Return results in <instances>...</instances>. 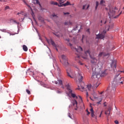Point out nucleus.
Segmentation results:
<instances>
[{
  "instance_id": "nucleus-1",
  "label": "nucleus",
  "mask_w": 124,
  "mask_h": 124,
  "mask_svg": "<svg viewBox=\"0 0 124 124\" xmlns=\"http://www.w3.org/2000/svg\"><path fill=\"white\" fill-rule=\"evenodd\" d=\"M67 45L68 46H70L71 47V48L72 50H74V51H76V54H77V56H76V60L78 61V62L80 65H82L83 64L81 63V62L79 61V59L81 58H82L83 59H86L87 58V56L89 55L90 56V57L91 58V62L93 64H96L98 62L97 59H96L94 57V53L91 52L89 49H88L86 50V51H85V56H82L80 53V51H82V48L81 47V46H78V48H76V47H74L73 46H72V44H70V43H68Z\"/></svg>"
},
{
  "instance_id": "nucleus-2",
  "label": "nucleus",
  "mask_w": 124,
  "mask_h": 124,
  "mask_svg": "<svg viewBox=\"0 0 124 124\" xmlns=\"http://www.w3.org/2000/svg\"><path fill=\"white\" fill-rule=\"evenodd\" d=\"M98 69L95 68V71H94L93 73V76L92 77V78H98L100 77H103L107 75L106 71H104V72L101 71L100 70H99L100 72H98Z\"/></svg>"
},
{
  "instance_id": "nucleus-3",
  "label": "nucleus",
  "mask_w": 124,
  "mask_h": 124,
  "mask_svg": "<svg viewBox=\"0 0 124 124\" xmlns=\"http://www.w3.org/2000/svg\"><path fill=\"white\" fill-rule=\"evenodd\" d=\"M116 10H117V7H115L114 8H113L112 7H109V12H108V15L109 18L112 17L114 19L117 18L122 14L121 12L119 15H117L116 16H113L115 14Z\"/></svg>"
},
{
  "instance_id": "nucleus-4",
  "label": "nucleus",
  "mask_w": 124,
  "mask_h": 124,
  "mask_svg": "<svg viewBox=\"0 0 124 124\" xmlns=\"http://www.w3.org/2000/svg\"><path fill=\"white\" fill-rule=\"evenodd\" d=\"M61 58L62 60L60 61L61 63L66 67L68 66L69 65V63H68L66 56L63 54L62 55Z\"/></svg>"
},
{
  "instance_id": "nucleus-5",
  "label": "nucleus",
  "mask_w": 124,
  "mask_h": 124,
  "mask_svg": "<svg viewBox=\"0 0 124 124\" xmlns=\"http://www.w3.org/2000/svg\"><path fill=\"white\" fill-rule=\"evenodd\" d=\"M66 87H67V90H68L69 93L71 95V96L73 97V98H75L76 99H78V97L76 96V94L72 93V90L71 89V88L70 87V85L69 84H67Z\"/></svg>"
},
{
  "instance_id": "nucleus-6",
  "label": "nucleus",
  "mask_w": 124,
  "mask_h": 124,
  "mask_svg": "<svg viewBox=\"0 0 124 124\" xmlns=\"http://www.w3.org/2000/svg\"><path fill=\"white\" fill-rule=\"evenodd\" d=\"M83 77V74L82 72L79 71L78 73L77 78H78L79 83L82 82Z\"/></svg>"
},
{
  "instance_id": "nucleus-7",
  "label": "nucleus",
  "mask_w": 124,
  "mask_h": 124,
  "mask_svg": "<svg viewBox=\"0 0 124 124\" xmlns=\"http://www.w3.org/2000/svg\"><path fill=\"white\" fill-rule=\"evenodd\" d=\"M106 31H103L102 33H101V34H98L97 35H96V39H103L105 38Z\"/></svg>"
},
{
  "instance_id": "nucleus-8",
  "label": "nucleus",
  "mask_w": 124,
  "mask_h": 124,
  "mask_svg": "<svg viewBox=\"0 0 124 124\" xmlns=\"http://www.w3.org/2000/svg\"><path fill=\"white\" fill-rule=\"evenodd\" d=\"M25 3L27 5V6L28 7V8H30V10H31V11L32 12V17H33V21H34L35 24L36 25H37L38 24V22H37L36 19H35L34 15H34V13H33V10H32L31 7L30 5L28 4L26 2H25Z\"/></svg>"
},
{
  "instance_id": "nucleus-9",
  "label": "nucleus",
  "mask_w": 124,
  "mask_h": 124,
  "mask_svg": "<svg viewBox=\"0 0 124 124\" xmlns=\"http://www.w3.org/2000/svg\"><path fill=\"white\" fill-rule=\"evenodd\" d=\"M47 42L48 44H51V45L56 47V50L58 51V48H57V45L55 44V42L52 40V39H50V40L46 39Z\"/></svg>"
},
{
  "instance_id": "nucleus-10",
  "label": "nucleus",
  "mask_w": 124,
  "mask_h": 124,
  "mask_svg": "<svg viewBox=\"0 0 124 124\" xmlns=\"http://www.w3.org/2000/svg\"><path fill=\"white\" fill-rule=\"evenodd\" d=\"M66 71H67V76L70 77L71 78H74V76L72 75V71H71V69H67Z\"/></svg>"
},
{
  "instance_id": "nucleus-11",
  "label": "nucleus",
  "mask_w": 124,
  "mask_h": 124,
  "mask_svg": "<svg viewBox=\"0 0 124 124\" xmlns=\"http://www.w3.org/2000/svg\"><path fill=\"white\" fill-rule=\"evenodd\" d=\"M112 107L109 106L108 108L106 110L105 114L107 117L109 116L110 114V111L112 110Z\"/></svg>"
},
{
  "instance_id": "nucleus-12",
  "label": "nucleus",
  "mask_w": 124,
  "mask_h": 124,
  "mask_svg": "<svg viewBox=\"0 0 124 124\" xmlns=\"http://www.w3.org/2000/svg\"><path fill=\"white\" fill-rule=\"evenodd\" d=\"M35 0L36 1V3L39 5V8H40V10L42 11H44V10H45V8H44L42 7L39 0Z\"/></svg>"
},
{
  "instance_id": "nucleus-13",
  "label": "nucleus",
  "mask_w": 124,
  "mask_h": 124,
  "mask_svg": "<svg viewBox=\"0 0 124 124\" xmlns=\"http://www.w3.org/2000/svg\"><path fill=\"white\" fill-rule=\"evenodd\" d=\"M116 91V86L114 84H112L111 87H110V92L112 93H114L115 91Z\"/></svg>"
},
{
  "instance_id": "nucleus-14",
  "label": "nucleus",
  "mask_w": 124,
  "mask_h": 124,
  "mask_svg": "<svg viewBox=\"0 0 124 124\" xmlns=\"http://www.w3.org/2000/svg\"><path fill=\"white\" fill-rule=\"evenodd\" d=\"M72 103L73 105V106H74L75 107H76V108H75V110H77L78 109V102L76 100H73L72 102Z\"/></svg>"
},
{
  "instance_id": "nucleus-15",
  "label": "nucleus",
  "mask_w": 124,
  "mask_h": 124,
  "mask_svg": "<svg viewBox=\"0 0 124 124\" xmlns=\"http://www.w3.org/2000/svg\"><path fill=\"white\" fill-rule=\"evenodd\" d=\"M109 54L108 53H105V52H100L99 55H98V57L100 58V57H101L102 56L103 57H106L107 56H108Z\"/></svg>"
},
{
  "instance_id": "nucleus-16",
  "label": "nucleus",
  "mask_w": 124,
  "mask_h": 124,
  "mask_svg": "<svg viewBox=\"0 0 124 124\" xmlns=\"http://www.w3.org/2000/svg\"><path fill=\"white\" fill-rule=\"evenodd\" d=\"M111 67L114 70V69L116 68V62H112L111 64Z\"/></svg>"
},
{
  "instance_id": "nucleus-17",
  "label": "nucleus",
  "mask_w": 124,
  "mask_h": 124,
  "mask_svg": "<svg viewBox=\"0 0 124 124\" xmlns=\"http://www.w3.org/2000/svg\"><path fill=\"white\" fill-rule=\"evenodd\" d=\"M53 33L58 38L61 37V36H62V34H61V33H59V32H54V33Z\"/></svg>"
},
{
  "instance_id": "nucleus-18",
  "label": "nucleus",
  "mask_w": 124,
  "mask_h": 124,
  "mask_svg": "<svg viewBox=\"0 0 124 124\" xmlns=\"http://www.w3.org/2000/svg\"><path fill=\"white\" fill-rule=\"evenodd\" d=\"M91 112V116L93 118H94L96 119V116H95L94 114V111L93 110V108H92L90 109Z\"/></svg>"
},
{
  "instance_id": "nucleus-19",
  "label": "nucleus",
  "mask_w": 124,
  "mask_h": 124,
  "mask_svg": "<svg viewBox=\"0 0 124 124\" xmlns=\"http://www.w3.org/2000/svg\"><path fill=\"white\" fill-rule=\"evenodd\" d=\"M100 84V83L98 82L97 80H96L93 83V87L94 88H97Z\"/></svg>"
},
{
  "instance_id": "nucleus-20",
  "label": "nucleus",
  "mask_w": 124,
  "mask_h": 124,
  "mask_svg": "<svg viewBox=\"0 0 124 124\" xmlns=\"http://www.w3.org/2000/svg\"><path fill=\"white\" fill-rule=\"evenodd\" d=\"M54 82L56 84L62 85V81L61 80H58V81H55Z\"/></svg>"
},
{
  "instance_id": "nucleus-21",
  "label": "nucleus",
  "mask_w": 124,
  "mask_h": 124,
  "mask_svg": "<svg viewBox=\"0 0 124 124\" xmlns=\"http://www.w3.org/2000/svg\"><path fill=\"white\" fill-rule=\"evenodd\" d=\"M50 4L51 5H56V6H58L60 5V4L59 3H58L57 2H55L53 0L50 1Z\"/></svg>"
},
{
  "instance_id": "nucleus-22",
  "label": "nucleus",
  "mask_w": 124,
  "mask_h": 124,
  "mask_svg": "<svg viewBox=\"0 0 124 124\" xmlns=\"http://www.w3.org/2000/svg\"><path fill=\"white\" fill-rule=\"evenodd\" d=\"M124 81V77L121 78H120L119 80H118V82L123 84V82Z\"/></svg>"
},
{
  "instance_id": "nucleus-23",
  "label": "nucleus",
  "mask_w": 124,
  "mask_h": 124,
  "mask_svg": "<svg viewBox=\"0 0 124 124\" xmlns=\"http://www.w3.org/2000/svg\"><path fill=\"white\" fill-rule=\"evenodd\" d=\"M23 49L24 51L27 52L28 50V46H25V45H24L23 46Z\"/></svg>"
},
{
  "instance_id": "nucleus-24",
  "label": "nucleus",
  "mask_w": 124,
  "mask_h": 124,
  "mask_svg": "<svg viewBox=\"0 0 124 124\" xmlns=\"http://www.w3.org/2000/svg\"><path fill=\"white\" fill-rule=\"evenodd\" d=\"M120 73H124V71H118L117 72V75L115 76V78H117L120 75Z\"/></svg>"
},
{
  "instance_id": "nucleus-25",
  "label": "nucleus",
  "mask_w": 124,
  "mask_h": 124,
  "mask_svg": "<svg viewBox=\"0 0 124 124\" xmlns=\"http://www.w3.org/2000/svg\"><path fill=\"white\" fill-rule=\"evenodd\" d=\"M52 16L53 17V19L56 18V19H58V16H57V15L55 14H53L52 15Z\"/></svg>"
},
{
  "instance_id": "nucleus-26",
  "label": "nucleus",
  "mask_w": 124,
  "mask_h": 124,
  "mask_svg": "<svg viewBox=\"0 0 124 124\" xmlns=\"http://www.w3.org/2000/svg\"><path fill=\"white\" fill-rule=\"evenodd\" d=\"M66 6H67V5H66V3H63L62 4H60V5H59V7H62V6L66 7Z\"/></svg>"
},
{
  "instance_id": "nucleus-27",
  "label": "nucleus",
  "mask_w": 124,
  "mask_h": 124,
  "mask_svg": "<svg viewBox=\"0 0 124 124\" xmlns=\"http://www.w3.org/2000/svg\"><path fill=\"white\" fill-rule=\"evenodd\" d=\"M84 89V87L83 86H82L81 85H80V86L78 85V90H80V89L83 90Z\"/></svg>"
},
{
  "instance_id": "nucleus-28",
  "label": "nucleus",
  "mask_w": 124,
  "mask_h": 124,
  "mask_svg": "<svg viewBox=\"0 0 124 124\" xmlns=\"http://www.w3.org/2000/svg\"><path fill=\"white\" fill-rule=\"evenodd\" d=\"M98 5H99V2L98 1H96V5H95V10H96Z\"/></svg>"
},
{
  "instance_id": "nucleus-29",
  "label": "nucleus",
  "mask_w": 124,
  "mask_h": 124,
  "mask_svg": "<svg viewBox=\"0 0 124 124\" xmlns=\"http://www.w3.org/2000/svg\"><path fill=\"white\" fill-rule=\"evenodd\" d=\"M57 0L59 1L60 4H62L64 2L63 0Z\"/></svg>"
},
{
  "instance_id": "nucleus-30",
  "label": "nucleus",
  "mask_w": 124,
  "mask_h": 124,
  "mask_svg": "<svg viewBox=\"0 0 124 124\" xmlns=\"http://www.w3.org/2000/svg\"><path fill=\"white\" fill-rule=\"evenodd\" d=\"M17 15H18V16H23L24 15H23V13H18L17 14Z\"/></svg>"
},
{
  "instance_id": "nucleus-31",
  "label": "nucleus",
  "mask_w": 124,
  "mask_h": 124,
  "mask_svg": "<svg viewBox=\"0 0 124 124\" xmlns=\"http://www.w3.org/2000/svg\"><path fill=\"white\" fill-rule=\"evenodd\" d=\"M56 69H57L58 71V73H61V69H60V68H59V66L58 65L56 66Z\"/></svg>"
},
{
  "instance_id": "nucleus-32",
  "label": "nucleus",
  "mask_w": 124,
  "mask_h": 124,
  "mask_svg": "<svg viewBox=\"0 0 124 124\" xmlns=\"http://www.w3.org/2000/svg\"><path fill=\"white\" fill-rule=\"evenodd\" d=\"M87 88L88 89V90L90 91L91 90V85H87Z\"/></svg>"
},
{
  "instance_id": "nucleus-33",
  "label": "nucleus",
  "mask_w": 124,
  "mask_h": 124,
  "mask_svg": "<svg viewBox=\"0 0 124 124\" xmlns=\"http://www.w3.org/2000/svg\"><path fill=\"white\" fill-rule=\"evenodd\" d=\"M14 22L17 24V25H19L20 24V23L19 22H17L16 20H14Z\"/></svg>"
},
{
  "instance_id": "nucleus-34",
  "label": "nucleus",
  "mask_w": 124,
  "mask_h": 124,
  "mask_svg": "<svg viewBox=\"0 0 124 124\" xmlns=\"http://www.w3.org/2000/svg\"><path fill=\"white\" fill-rule=\"evenodd\" d=\"M66 5L67 6L71 5V4H70V2H69V1H67V2H66Z\"/></svg>"
},
{
  "instance_id": "nucleus-35",
  "label": "nucleus",
  "mask_w": 124,
  "mask_h": 124,
  "mask_svg": "<svg viewBox=\"0 0 124 124\" xmlns=\"http://www.w3.org/2000/svg\"><path fill=\"white\" fill-rule=\"evenodd\" d=\"M26 92L28 94H31V91H29V90H26Z\"/></svg>"
},
{
  "instance_id": "nucleus-36",
  "label": "nucleus",
  "mask_w": 124,
  "mask_h": 124,
  "mask_svg": "<svg viewBox=\"0 0 124 124\" xmlns=\"http://www.w3.org/2000/svg\"><path fill=\"white\" fill-rule=\"evenodd\" d=\"M10 9V7L9 6H7L5 7V10H7Z\"/></svg>"
},
{
  "instance_id": "nucleus-37",
  "label": "nucleus",
  "mask_w": 124,
  "mask_h": 124,
  "mask_svg": "<svg viewBox=\"0 0 124 124\" xmlns=\"http://www.w3.org/2000/svg\"><path fill=\"white\" fill-rule=\"evenodd\" d=\"M103 3H105V1L104 0H101L100 1V4L102 5Z\"/></svg>"
},
{
  "instance_id": "nucleus-38",
  "label": "nucleus",
  "mask_w": 124,
  "mask_h": 124,
  "mask_svg": "<svg viewBox=\"0 0 124 124\" xmlns=\"http://www.w3.org/2000/svg\"><path fill=\"white\" fill-rule=\"evenodd\" d=\"M78 97H79V99H80L79 102H82V100L81 97L80 96H79Z\"/></svg>"
},
{
  "instance_id": "nucleus-39",
  "label": "nucleus",
  "mask_w": 124,
  "mask_h": 124,
  "mask_svg": "<svg viewBox=\"0 0 124 124\" xmlns=\"http://www.w3.org/2000/svg\"><path fill=\"white\" fill-rule=\"evenodd\" d=\"M57 93H58L60 94V93H62V92L60 91V90H58V91H57Z\"/></svg>"
},
{
  "instance_id": "nucleus-40",
  "label": "nucleus",
  "mask_w": 124,
  "mask_h": 124,
  "mask_svg": "<svg viewBox=\"0 0 124 124\" xmlns=\"http://www.w3.org/2000/svg\"><path fill=\"white\" fill-rule=\"evenodd\" d=\"M64 15H69V12H66V13H63Z\"/></svg>"
},
{
  "instance_id": "nucleus-41",
  "label": "nucleus",
  "mask_w": 124,
  "mask_h": 124,
  "mask_svg": "<svg viewBox=\"0 0 124 124\" xmlns=\"http://www.w3.org/2000/svg\"><path fill=\"white\" fill-rule=\"evenodd\" d=\"M0 2H6V0H0Z\"/></svg>"
},
{
  "instance_id": "nucleus-42",
  "label": "nucleus",
  "mask_w": 124,
  "mask_h": 124,
  "mask_svg": "<svg viewBox=\"0 0 124 124\" xmlns=\"http://www.w3.org/2000/svg\"><path fill=\"white\" fill-rule=\"evenodd\" d=\"M86 6V5H83V8H82V9L83 10H85V7Z\"/></svg>"
},
{
  "instance_id": "nucleus-43",
  "label": "nucleus",
  "mask_w": 124,
  "mask_h": 124,
  "mask_svg": "<svg viewBox=\"0 0 124 124\" xmlns=\"http://www.w3.org/2000/svg\"><path fill=\"white\" fill-rule=\"evenodd\" d=\"M68 116H69V117H70V118H71V115L70 114V113H68Z\"/></svg>"
},
{
  "instance_id": "nucleus-44",
  "label": "nucleus",
  "mask_w": 124,
  "mask_h": 124,
  "mask_svg": "<svg viewBox=\"0 0 124 124\" xmlns=\"http://www.w3.org/2000/svg\"><path fill=\"white\" fill-rule=\"evenodd\" d=\"M86 111L87 112V115H89L90 114V112H89L88 110V109L86 110Z\"/></svg>"
},
{
  "instance_id": "nucleus-45",
  "label": "nucleus",
  "mask_w": 124,
  "mask_h": 124,
  "mask_svg": "<svg viewBox=\"0 0 124 124\" xmlns=\"http://www.w3.org/2000/svg\"><path fill=\"white\" fill-rule=\"evenodd\" d=\"M115 123L116 124H118V123H119V122H118V121H115Z\"/></svg>"
},
{
  "instance_id": "nucleus-46",
  "label": "nucleus",
  "mask_w": 124,
  "mask_h": 124,
  "mask_svg": "<svg viewBox=\"0 0 124 124\" xmlns=\"http://www.w3.org/2000/svg\"><path fill=\"white\" fill-rule=\"evenodd\" d=\"M66 41H67L68 42H69V41H70V40H69V39H66Z\"/></svg>"
},
{
  "instance_id": "nucleus-47",
  "label": "nucleus",
  "mask_w": 124,
  "mask_h": 124,
  "mask_svg": "<svg viewBox=\"0 0 124 124\" xmlns=\"http://www.w3.org/2000/svg\"><path fill=\"white\" fill-rule=\"evenodd\" d=\"M69 25V23L67 22H65V25Z\"/></svg>"
},
{
  "instance_id": "nucleus-48",
  "label": "nucleus",
  "mask_w": 124,
  "mask_h": 124,
  "mask_svg": "<svg viewBox=\"0 0 124 124\" xmlns=\"http://www.w3.org/2000/svg\"><path fill=\"white\" fill-rule=\"evenodd\" d=\"M84 35H83V36H82V40H81V41H82V42H83V38H84Z\"/></svg>"
},
{
  "instance_id": "nucleus-49",
  "label": "nucleus",
  "mask_w": 124,
  "mask_h": 124,
  "mask_svg": "<svg viewBox=\"0 0 124 124\" xmlns=\"http://www.w3.org/2000/svg\"><path fill=\"white\" fill-rule=\"evenodd\" d=\"M102 112H103V111H101V114H100V116H99V117H101V114H102Z\"/></svg>"
},
{
  "instance_id": "nucleus-50",
  "label": "nucleus",
  "mask_w": 124,
  "mask_h": 124,
  "mask_svg": "<svg viewBox=\"0 0 124 124\" xmlns=\"http://www.w3.org/2000/svg\"><path fill=\"white\" fill-rule=\"evenodd\" d=\"M24 19H25V17H24L23 18H21V20H22V21H24Z\"/></svg>"
},
{
  "instance_id": "nucleus-51",
  "label": "nucleus",
  "mask_w": 124,
  "mask_h": 124,
  "mask_svg": "<svg viewBox=\"0 0 124 124\" xmlns=\"http://www.w3.org/2000/svg\"><path fill=\"white\" fill-rule=\"evenodd\" d=\"M101 100L100 101H99V102H97V104H100V102H101Z\"/></svg>"
},
{
  "instance_id": "nucleus-52",
  "label": "nucleus",
  "mask_w": 124,
  "mask_h": 124,
  "mask_svg": "<svg viewBox=\"0 0 124 124\" xmlns=\"http://www.w3.org/2000/svg\"><path fill=\"white\" fill-rule=\"evenodd\" d=\"M87 31L88 32H89V31H90V29H87Z\"/></svg>"
},
{
  "instance_id": "nucleus-53",
  "label": "nucleus",
  "mask_w": 124,
  "mask_h": 124,
  "mask_svg": "<svg viewBox=\"0 0 124 124\" xmlns=\"http://www.w3.org/2000/svg\"><path fill=\"white\" fill-rule=\"evenodd\" d=\"M86 95H87V97H88V95H88V92H87V93H86Z\"/></svg>"
},
{
  "instance_id": "nucleus-54",
  "label": "nucleus",
  "mask_w": 124,
  "mask_h": 124,
  "mask_svg": "<svg viewBox=\"0 0 124 124\" xmlns=\"http://www.w3.org/2000/svg\"><path fill=\"white\" fill-rule=\"evenodd\" d=\"M89 7V5H88L87 6V7L86 9H88Z\"/></svg>"
},
{
  "instance_id": "nucleus-55",
  "label": "nucleus",
  "mask_w": 124,
  "mask_h": 124,
  "mask_svg": "<svg viewBox=\"0 0 124 124\" xmlns=\"http://www.w3.org/2000/svg\"><path fill=\"white\" fill-rule=\"evenodd\" d=\"M41 18H42V17H39V18H38V19H39V20H41Z\"/></svg>"
},
{
  "instance_id": "nucleus-56",
  "label": "nucleus",
  "mask_w": 124,
  "mask_h": 124,
  "mask_svg": "<svg viewBox=\"0 0 124 124\" xmlns=\"http://www.w3.org/2000/svg\"><path fill=\"white\" fill-rule=\"evenodd\" d=\"M71 5H74V3L71 4Z\"/></svg>"
},
{
  "instance_id": "nucleus-57",
  "label": "nucleus",
  "mask_w": 124,
  "mask_h": 124,
  "mask_svg": "<svg viewBox=\"0 0 124 124\" xmlns=\"http://www.w3.org/2000/svg\"><path fill=\"white\" fill-rule=\"evenodd\" d=\"M42 75H44V74L43 73H41Z\"/></svg>"
},
{
  "instance_id": "nucleus-58",
  "label": "nucleus",
  "mask_w": 124,
  "mask_h": 124,
  "mask_svg": "<svg viewBox=\"0 0 124 124\" xmlns=\"http://www.w3.org/2000/svg\"><path fill=\"white\" fill-rule=\"evenodd\" d=\"M106 22H107V21H105V22L104 24H106Z\"/></svg>"
},
{
  "instance_id": "nucleus-59",
  "label": "nucleus",
  "mask_w": 124,
  "mask_h": 124,
  "mask_svg": "<svg viewBox=\"0 0 124 124\" xmlns=\"http://www.w3.org/2000/svg\"><path fill=\"white\" fill-rule=\"evenodd\" d=\"M102 93H103V92L101 93H100V94H102Z\"/></svg>"
},
{
  "instance_id": "nucleus-60",
  "label": "nucleus",
  "mask_w": 124,
  "mask_h": 124,
  "mask_svg": "<svg viewBox=\"0 0 124 124\" xmlns=\"http://www.w3.org/2000/svg\"><path fill=\"white\" fill-rule=\"evenodd\" d=\"M106 10H108L107 8H106Z\"/></svg>"
},
{
  "instance_id": "nucleus-61",
  "label": "nucleus",
  "mask_w": 124,
  "mask_h": 124,
  "mask_svg": "<svg viewBox=\"0 0 124 124\" xmlns=\"http://www.w3.org/2000/svg\"><path fill=\"white\" fill-rule=\"evenodd\" d=\"M101 22L102 23V20L101 21Z\"/></svg>"
},
{
  "instance_id": "nucleus-62",
  "label": "nucleus",
  "mask_w": 124,
  "mask_h": 124,
  "mask_svg": "<svg viewBox=\"0 0 124 124\" xmlns=\"http://www.w3.org/2000/svg\"><path fill=\"white\" fill-rule=\"evenodd\" d=\"M90 98H91V97H90ZM91 99L93 101V99H92L91 98Z\"/></svg>"
},
{
  "instance_id": "nucleus-63",
  "label": "nucleus",
  "mask_w": 124,
  "mask_h": 124,
  "mask_svg": "<svg viewBox=\"0 0 124 124\" xmlns=\"http://www.w3.org/2000/svg\"><path fill=\"white\" fill-rule=\"evenodd\" d=\"M108 29H110V26H109V28Z\"/></svg>"
},
{
  "instance_id": "nucleus-64",
  "label": "nucleus",
  "mask_w": 124,
  "mask_h": 124,
  "mask_svg": "<svg viewBox=\"0 0 124 124\" xmlns=\"http://www.w3.org/2000/svg\"><path fill=\"white\" fill-rule=\"evenodd\" d=\"M123 9L124 10V7H123Z\"/></svg>"
}]
</instances>
